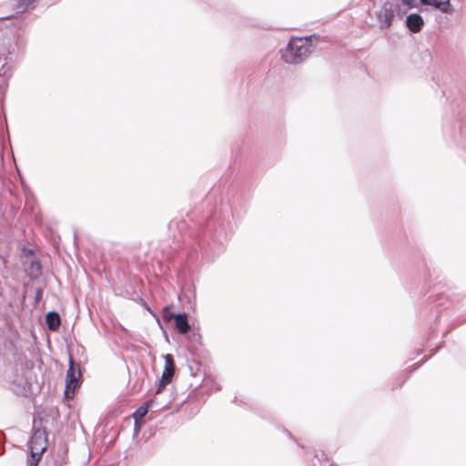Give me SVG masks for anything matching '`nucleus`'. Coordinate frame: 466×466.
<instances>
[{"instance_id": "11", "label": "nucleus", "mask_w": 466, "mask_h": 466, "mask_svg": "<svg viewBox=\"0 0 466 466\" xmlns=\"http://www.w3.org/2000/svg\"><path fill=\"white\" fill-rule=\"evenodd\" d=\"M38 0H17L15 5V9L19 14H23L30 9L35 8V3Z\"/></svg>"}, {"instance_id": "10", "label": "nucleus", "mask_w": 466, "mask_h": 466, "mask_svg": "<svg viewBox=\"0 0 466 466\" xmlns=\"http://www.w3.org/2000/svg\"><path fill=\"white\" fill-rule=\"evenodd\" d=\"M46 322L50 330L56 331L61 324L59 314L54 311L48 312L46 316Z\"/></svg>"}, {"instance_id": "2", "label": "nucleus", "mask_w": 466, "mask_h": 466, "mask_svg": "<svg viewBox=\"0 0 466 466\" xmlns=\"http://www.w3.org/2000/svg\"><path fill=\"white\" fill-rule=\"evenodd\" d=\"M400 9L397 3L386 1L377 14V19L381 29H387L391 26L395 17V13Z\"/></svg>"}, {"instance_id": "12", "label": "nucleus", "mask_w": 466, "mask_h": 466, "mask_svg": "<svg viewBox=\"0 0 466 466\" xmlns=\"http://www.w3.org/2000/svg\"><path fill=\"white\" fill-rule=\"evenodd\" d=\"M172 306H167L162 310V318L166 322H170L176 319L177 314L171 312Z\"/></svg>"}, {"instance_id": "3", "label": "nucleus", "mask_w": 466, "mask_h": 466, "mask_svg": "<svg viewBox=\"0 0 466 466\" xmlns=\"http://www.w3.org/2000/svg\"><path fill=\"white\" fill-rule=\"evenodd\" d=\"M81 376V371L79 370H76L74 360L70 359V366L66 377L65 397L66 400H72L74 398L75 391L80 385Z\"/></svg>"}, {"instance_id": "5", "label": "nucleus", "mask_w": 466, "mask_h": 466, "mask_svg": "<svg viewBox=\"0 0 466 466\" xmlns=\"http://www.w3.org/2000/svg\"><path fill=\"white\" fill-rule=\"evenodd\" d=\"M164 359L165 367L156 394L162 392L165 387L172 381L175 374V362L173 356L171 354H166Z\"/></svg>"}, {"instance_id": "4", "label": "nucleus", "mask_w": 466, "mask_h": 466, "mask_svg": "<svg viewBox=\"0 0 466 466\" xmlns=\"http://www.w3.org/2000/svg\"><path fill=\"white\" fill-rule=\"evenodd\" d=\"M401 3L409 7H417L419 4L431 6L441 13L451 14L452 12L451 0H400Z\"/></svg>"}, {"instance_id": "1", "label": "nucleus", "mask_w": 466, "mask_h": 466, "mask_svg": "<svg viewBox=\"0 0 466 466\" xmlns=\"http://www.w3.org/2000/svg\"><path fill=\"white\" fill-rule=\"evenodd\" d=\"M312 39L318 40L315 35L291 38L287 47L281 50L283 60L289 64L302 62L310 53Z\"/></svg>"}, {"instance_id": "6", "label": "nucleus", "mask_w": 466, "mask_h": 466, "mask_svg": "<svg viewBox=\"0 0 466 466\" xmlns=\"http://www.w3.org/2000/svg\"><path fill=\"white\" fill-rule=\"evenodd\" d=\"M30 453L43 455L47 449V435L46 431L37 430L32 435L28 444Z\"/></svg>"}, {"instance_id": "9", "label": "nucleus", "mask_w": 466, "mask_h": 466, "mask_svg": "<svg viewBox=\"0 0 466 466\" xmlns=\"http://www.w3.org/2000/svg\"><path fill=\"white\" fill-rule=\"evenodd\" d=\"M175 321V327L181 334H186L190 330V325L187 320V315L186 313L177 314Z\"/></svg>"}, {"instance_id": "13", "label": "nucleus", "mask_w": 466, "mask_h": 466, "mask_svg": "<svg viewBox=\"0 0 466 466\" xmlns=\"http://www.w3.org/2000/svg\"><path fill=\"white\" fill-rule=\"evenodd\" d=\"M42 458V455H35V453H30V459L28 461L29 466H38V463Z\"/></svg>"}, {"instance_id": "7", "label": "nucleus", "mask_w": 466, "mask_h": 466, "mask_svg": "<svg viewBox=\"0 0 466 466\" xmlns=\"http://www.w3.org/2000/svg\"><path fill=\"white\" fill-rule=\"evenodd\" d=\"M424 25L422 16L419 14H410L406 18V25L412 33H419Z\"/></svg>"}, {"instance_id": "8", "label": "nucleus", "mask_w": 466, "mask_h": 466, "mask_svg": "<svg viewBox=\"0 0 466 466\" xmlns=\"http://www.w3.org/2000/svg\"><path fill=\"white\" fill-rule=\"evenodd\" d=\"M153 401L148 400L145 402L143 405L138 407L133 414V418L135 420V428L139 430L142 424L143 418L147 414L148 408Z\"/></svg>"}]
</instances>
